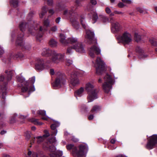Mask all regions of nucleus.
I'll use <instances>...</instances> for the list:
<instances>
[{
	"mask_svg": "<svg viewBox=\"0 0 157 157\" xmlns=\"http://www.w3.org/2000/svg\"><path fill=\"white\" fill-rule=\"evenodd\" d=\"M80 20L82 27L86 31V38L88 39V43L94 44L90 48L89 50V55L91 58H94L95 56V54L98 55L101 53V50L95 45L97 44V39L94 37V32L90 30L87 29L88 27L86 23L85 18L81 17Z\"/></svg>",
	"mask_w": 157,
	"mask_h": 157,
	"instance_id": "f257e3e1",
	"label": "nucleus"
},
{
	"mask_svg": "<svg viewBox=\"0 0 157 157\" xmlns=\"http://www.w3.org/2000/svg\"><path fill=\"white\" fill-rule=\"evenodd\" d=\"M75 6L76 8L74 7H72L69 10H65L63 13L64 15L65 16L70 17V21L72 23L73 26L76 29H78L79 26V23L77 21L76 17H71L73 16V14H75L74 11L79 6H81L80 1L79 0H77L75 1Z\"/></svg>",
	"mask_w": 157,
	"mask_h": 157,
	"instance_id": "f03ea898",
	"label": "nucleus"
},
{
	"mask_svg": "<svg viewBox=\"0 0 157 157\" xmlns=\"http://www.w3.org/2000/svg\"><path fill=\"white\" fill-rule=\"evenodd\" d=\"M68 150H72L73 155L75 157H84L85 153L87 151L86 146L81 145L79 147V150H77V148L73 144H70L67 146Z\"/></svg>",
	"mask_w": 157,
	"mask_h": 157,
	"instance_id": "7ed1b4c3",
	"label": "nucleus"
},
{
	"mask_svg": "<svg viewBox=\"0 0 157 157\" xmlns=\"http://www.w3.org/2000/svg\"><path fill=\"white\" fill-rule=\"evenodd\" d=\"M85 89L88 94L87 97L88 102H90L97 98L98 91L94 88L93 83H87L86 85Z\"/></svg>",
	"mask_w": 157,
	"mask_h": 157,
	"instance_id": "20e7f679",
	"label": "nucleus"
},
{
	"mask_svg": "<svg viewBox=\"0 0 157 157\" xmlns=\"http://www.w3.org/2000/svg\"><path fill=\"white\" fill-rule=\"evenodd\" d=\"M65 75L63 74L59 73L56 77L53 84L55 89L63 87L66 83Z\"/></svg>",
	"mask_w": 157,
	"mask_h": 157,
	"instance_id": "39448f33",
	"label": "nucleus"
},
{
	"mask_svg": "<svg viewBox=\"0 0 157 157\" xmlns=\"http://www.w3.org/2000/svg\"><path fill=\"white\" fill-rule=\"evenodd\" d=\"M17 79L18 82L21 83L22 87L21 88V92L23 93H25L27 91L28 92L29 95V92L33 91L35 90V88L34 86L31 87H29V83L25 81L24 78L22 77L19 76L17 77Z\"/></svg>",
	"mask_w": 157,
	"mask_h": 157,
	"instance_id": "423d86ee",
	"label": "nucleus"
},
{
	"mask_svg": "<svg viewBox=\"0 0 157 157\" xmlns=\"http://www.w3.org/2000/svg\"><path fill=\"white\" fill-rule=\"evenodd\" d=\"M105 82L102 84V87L104 91L108 93L112 88L113 80L110 75L107 74L104 78Z\"/></svg>",
	"mask_w": 157,
	"mask_h": 157,
	"instance_id": "0eeeda50",
	"label": "nucleus"
},
{
	"mask_svg": "<svg viewBox=\"0 0 157 157\" xmlns=\"http://www.w3.org/2000/svg\"><path fill=\"white\" fill-rule=\"evenodd\" d=\"M56 141V138L55 137H52L48 139L46 142H44L43 144V147L44 150L49 151L51 153L56 151L55 146L52 145V144Z\"/></svg>",
	"mask_w": 157,
	"mask_h": 157,
	"instance_id": "6e6552de",
	"label": "nucleus"
},
{
	"mask_svg": "<svg viewBox=\"0 0 157 157\" xmlns=\"http://www.w3.org/2000/svg\"><path fill=\"white\" fill-rule=\"evenodd\" d=\"M96 67V73L99 75L101 74L105 69V64L100 57H97L94 63Z\"/></svg>",
	"mask_w": 157,
	"mask_h": 157,
	"instance_id": "1a4fd4ad",
	"label": "nucleus"
},
{
	"mask_svg": "<svg viewBox=\"0 0 157 157\" xmlns=\"http://www.w3.org/2000/svg\"><path fill=\"white\" fill-rule=\"evenodd\" d=\"M117 38L120 40L124 45L129 44L132 41L131 35L127 32H125L121 36H118Z\"/></svg>",
	"mask_w": 157,
	"mask_h": 157,
	"instance_id": "9d476101",
	"label": "nucleus"
},
{
	"mask_svg": "<svg viewBox=\"0 0 157 157\" xmlns=\"http://www.w3.org/2000/svg\"><path fill=\"white\" fill-rule=\"evenodd\" d=\"M51 60L52 62L55 63H58L63 61L64 56L60 53H58L55 51L53 52Z\"/></svg>",
	"mask_w": 157,
	"mask_h": 157,
	"instance_id": "9b49d317",
	"label": "nucleus"
},
{
	"mask_svg": "<svg viewBox=\"0 0 157 157\" xmlns=\"http://www.w3.org/2000/svg\"><path fill=\"white\" fill-rule=\"evenodd\" d=\"M157 144V135L152 136L148 140L146 147L148 149H152Z\"/></svg>",
	"mask_w": 157,
	"mask_h": 157,
	"instance_id": "f8f14e48",
	"label": "nucleus"
},
{
	"mask_svg": "<svg viewBox=\"0 0 157 157\" xmlns=\"http://www.w3.org/2000/svg\"><path fill=\"white\" fill-rule=\"evenodd\" d=\"M19 28L20 30L22 32L25 31L26 29H28L29 31L31 33H32V31L31 30V28H32V29L33 32H34V30H36V29H33V26L30 25L29 23H27L25 21H22L20 22L19 24Z\"/></svg>",
	"mask_w": 157,
	"mask_h": 157,
	"instance_id": "ddd939ff",
	"label": "nucleus"
},
{
	"mask_svg": "<svg viewBox=\"0 0 157 157\" xmlns=\"http://www.w3.org/2000/svg\"><path fill=\"white\" fill-rule=\"evenodd\" d=\"M109 22L111 23V30L113 33L118 31L120 29V25L119 23L116 21L115 19L111 17Z\"/></svg>",
	"mask_w": 157,
	"mask_h": 157,
	"instance_id": "4468645a",
	"label": "nucleus"
},
{
	"mask_svg": "<svg viewBox=\"0 0 157 157\" xmlns=\"http://www.w3.org/2000/svg\"><path fill=\"white\" fill-rule=\"evenodd\" d=\"M37 63L35 65L36 69L39 71H42L44 69H48L49 66L44 64V61L42 59H38L37 60Z\"/></svg>",
	"mask_w": 157,
	"mask_h": 157,
	"instance_id": "2eb2a0df",
	"label": "nucleus"
},
{
	"mask_svg": "<svg viewBox=\"0 0 157 157\" xmlns=\"http://www.w3.org/2000/svg\"><path fill=\"white\" fill-rule=\"evenodd\" d=\"M73 48L78 52L81 53L85 52L84 46L81 42H78L76 44L73 45Z\"/></svg>",
	"mask_w": 157,
	"mask_h": 157,
	"instance_id": "dca6fc26",
	"label": "nucleus"
},
{
	"mask_svg": "<svg viewBox=\"0 0 157 157\" xmlns=\"http://www.w3.org/2000/svg\"><path fill=\"white\" fill-rule=\"evenodd\" d=\"M70 79V83L73 86H76L79 83L77 76L75 73H73L71 74Z\"/></svg>",
	"mask_w": 157,
	"mask_h": 157,
	"instance_id": "f3484780",
	"label": "nucleus"
},
{
	"mask_svg": "<svg viewBox=\"0 0 157 157\" xmlns=\"http://www.w3.org/2000/svg\"><path fill=\"white\" fill-rule=\"evenodd\" d=\"M60 125L59 122L56 121L54 124H52L51 126V128L52 129L51 132V135L52 136H56L57 133V130L56 128L58 127Z\"/></svg>",
	"mask_w": 157,
	"mask_h": 157,
	"instance_id": "a211bd4d",
	"label": "nucleus"
},
{
	"mask_svg": "<svg viewBox=\"0 0 157 157\" xmlns=\"http://www.w3.org/2000/svg\"><path fill=\"white\" fill-rule=\"evenodd\" d=\"M54 51L50 50L49 48H43L42 51L41 55L45 57H49L52 56Z\"/></svg>",
	"mask_w": 157,
	"mask_h": 157,
	"instance_id": "6ab92c4d",
	"label": "nucleus"
},
{
	"mask_svg": "<svg viewBox=\"0 0 157 157\" xmlns=\"http://www.w3.org/2000/svg\"><path fill=\"white\" fill-rule=\"evenodd\" d=\"M136 52L138 54V57L140 59L144 58L147 57V56L144 53L143 51L140 47L137 46L136 49Z\"/></svg>",
	"mask_w": 157,
	"mask_h": 157,
	"instance_id": "aec40b11",
	"label": "nucleus"
},
{
	"mask_svg": "<svg viewBox=\"0 0 157 157\" xmlns=\"http://www.w3.org/2000/svg\"><path fill=\"white\" fill-rule=\"evenodd\" d=\"M23 33L22 32L20 36L18 35L16 42V45L22 47H23L24 45V42L23 41Z\"/></svg>",
	"mask_w": 157,
	"mask_h": 157,
	"instance_id": "412c9836",
	"label": "nucleus"
},
{
	"mask_svg": "<svg viewBox=\"0 0 157 157\" xmlns=\"http://www.w3.org/2000/svg\"><path fill=\"white\" fill-rule=\"evenodd\" d=\"M44 26L43 27L40 26V31H44L47 30V28L49 27L50 24V21L48 19H47L45 20L44 22Z\"/></svg>",
	"mask_w": 157,
	"mask_h": 157,
	"instance_id": "4be33fe9",
	"label": "nucleus"
},
{
	"mask_svg": "<svg viewBox=\"0 0 157 157\" xmlns=\"http://www.w3.org/2000/svg\"><path fill=\"white\" fill-rule=\"evenodd\" d=\"M91 14L92 15V23L94 24L97 21L98 18V14L94 10L92 11L91 12Z\"/></svg>",
	"mask_w": 157,
	"mask_h": 157,
	"instance_id": "5701e85b",
	"label": "nucleus"
},
{
	"mask_svg": "<svg viewBox=\"0 0 157 157\" xmlns=\"http://www.w3.org/2000/svg\"><path fill=\"white\" fill-rule=\"evenodd\" d=\"M60 41L64 45L67 44V39H66V37L63 34H60Z\"/></svg>",
	"mask_w": 157,
	"mask_h": 157,
	"instance_id": "b1692460",
	"label": "nucleus"
},
{
	"mask_svg": "<svg viewBox=\"0 0 157 157\" xmlns=\"http://www.w3.org/2000/svg\"><path fill=\"white\" fill-rule=\"evenodd\" d=\"M78 42V39L77 38L71 37L68 38L67 44L69 43L71 44H76Z\"/></svg>",
	"mask_w": 157,
	"mask_h": 157,
	"instance_id": "393cba45",
	"label": "nucleus"
},
{
	"mask_svg": "<svg viewBox=\"0 0 157 157\" xmlns=\"http://www.w3.org/2000/svg\"><path fill=\"white\" fill-rule=\"evenodd\" d=\"M83 91L84 88L82 87H81L80 89L75 92V96L76 97H77V96H81Z\"/></svg>",
	"mask_w": 157,
	"mask_h": 157,
	"instance_id": "a878e982",
	"label": "nucleus"
},
{
	"mask_svg": "<svg viewBox=\"0 0 157 157\" xmlns=\"http://www.w3.org/2000/svg\"><path fill=\"white\" fill-rule=\"evenodd\" d=\"M48 8L46 6H44L42 7L41 12L39 14V16L40 18H43V16L48 11Z\"/></svg>",
	"mask_w": 157,
	"mask_h": 157,
	"instance_id": "bb28decb",
	"label": "nucleus"
},
{
	"mask_svg": "<svg viewBox=\"0 0 157 157\" xmlns=\"http://www.w3.org/2000/svg\"><path fill=\"white\" fill-rule=\"evenodd\" d=\"M5 73L7 74V80L8 81H10L11 79V77L12 76L13 71H9L6 70L5 71Z\"/></svg>",
	"mask_w": 157,
	"mask_h": 157,
	"instance_id": "cd10ccee",
	"label": "nucleus"
},
{
	"mask_svg": "<svg viewBox=\"0 0 157 157\" xmlns=\"http://www.w3.org/2000/svg\"><path fill=\"white\" fill-rule=\"evenodd\" d=\"M26 157H37V155L36 153L34 152L29 151Z\"/></svg>",
	"mask_w": 157,
	"mask_h": 157,
	"instance_id": "c85d7f7f",
	"label": "nucleus"
},
{
	"mask_svg": "<svg viewBox=\"0 0 157 157\" xmlns=\"http://www.w3.org/2000/svg\"><path fill=\"white\" fill-rule=\"evenodd\" d=\"M101 109V106L97 105H95L93 106L92 109H91V111L92 113H93L94 112H97L100 111Z\"/></svg>",
	"mask_w": 157,
	"mask_h": 157,
	"instance_id": "c756f323",
	"label": "nucleus"
},
{
	"mask_svg": "<svg viewBox=\"0 0 157 157\" xmlns=\"http://www.w3.org/2000/svg\"><path fill=\"white\" fill-rule=\"evenodd\" d=\"M30 121L35 124L41 125L42 123L38 121V120L34 118H32L30 119Z\"/></svg>",
	"mask_w": 157,
	"mask_h": 157,
	"instance_id": "7c9ffc66",
	"label": "nucleus"
},
{
	"mask_svg": "<svg viewBox=\"0 0 157 157\" xmlns=\"http://www.w3.org/2000/svg\"><path fill=\"white\" fill-rule=\"evenodd\" d=\"M141 37L140 35L136 33H135L134 39L135 41L137 42H139L141 40Z\"/></svg>",
	"mask_w": 157,
	"mask_h": 157,
	"instance_id": "2f4dec72",
	"label": "nucleus"
},
{
	"mask_svg": "<svg viewBox=\"0 0 157 157\" xmlns=\"http://www.w3.org/2000/svg\"><path fill=\"white\" fill-rule=\"evenodd\" d=\"M49 45L52 47H55L57 46V42L53 39H51L49 42Z\"/></svg>",
	"mask_w": 157,
	"mask_h": 157,
	"instance_id": "473e14b6",
	"label": "nucleus"
},
{
	"mask_svg": "<svg viewBox=\"0 0 157 157\" xmlns=\"http://www.w3.org/2000/svg\"><path fill=\"white\" fill-rule=\"evenodd\" d=\"M34 139H36L37 143L40 144L44 140V138L43 136H39L34 137Z\"/></svg>",
	"mask_w": 157,
	"mask_h": 157,
	"instance_id": "72a5a7b5",
	"label": "nucleus"
},
{
	"mask_svg": "<svg viewBox=\"0 0 157 157\" xmlns=\"http://www.w3.org/2000/svg\"><path fill=\"white\" fill-rule=\"evenodd\" d=\"M73 50L74 49L73 48V46L68 47L67 50L66 54L67 55L71 54L73 52Z\"/></svg>",
	"mask_w": 157,
	"mask_h": 157,
	"instance_id": "f704fd0d",
	"label": "nucleus"
},
{
	"mask_svg": "<svg viewBox=\"0 0 157 157\" xmlns=\"http://www.w3.org/2000/svg\"><path fill=\"white\" fill-rule=\"evenodd\" d=\"M10 2L14 7H17L18 5L19 2L18 0H11Z\"/></svg>",
	"mask_w": 157,
	"mask_h": 157,
	"instance_id": "c9c22d12",
	"label": "nucleus"
},
{
	"mask_svg": "<svg viewBox=\"0 0 157 157\" xmlns=\"http://www.w3.org/2000/svg\"><path fill=\"white\" fill-rule=\"evenodd\" d=\"M153 46H156V47L155 48V51L157 52V42L154 40V39H151L149 40Z\"/></svg>",
	"mask_w": 157,
	"mask_h": 157,
	"instance_id": "e433bc0d",
	"label": "nucleus"
},
{
	"mask_svg": "<svg viewBox=\"0 0 157 157\" xmlns=\"http://www.w3.org/2000/svg\"><path fill=\"white\" fill-rule=\"evenodd\" d=\"M137 11L141 13L145 14L147 13L146 10H144L143 9L141 8L138 7L136 8Z\"/></svg>",
	"mask_w": 157,
	"mask_h": 157,
	"instance_id": "4c0bfd02",
	"label": "nucleus"
},
{
	"mask_svg": "<svg viewBox=\"0 0 157 157\" xmlns=\"http://www.w3.org/2000/svg\"><path fill=\"white\" fill-rule=\"evenodd\" d=\"M37 113L42 116H45L46 115V111L44 110H38Z\"/></svg>",
	"mask_w": 157,
	"mask_h": 157,
	"instance_id": "58836bf2",
	"label": "nucleus"
},
{
	"mask_svg": "<svg viewBox=\"0 0 157 157\" xmlns=\"http://www.w3.org/2000/svg\"><path fill=\"white\" fill-rule=\"evenodd\" d=\"M73 61L71 60L67 59L66 61V64L67 66H69L72 64Z\"/></svg>",
	"mask_w": 157,
	"mask_h": 157,
	"instance_id": "ea45409f",
	"label": "nucleus"
},
{
	"mask_svg": "<svg viewBox=\"0 0 157 157\" xmlns=\"http://www.w3.org/2000/svg\"><path fill=\"white\" fill-rule=\"evenodd\" d=\"M30 132L29 131H26L25 133V136L27 140H29L30 137Z\"/></svg>",
	"mask_w": 157,
	"mask_h": 157,
	"instance_id": "a19ab883",
	"label": "nucleus"
},
{
	"mask_svg": "<svg viewBox=\"0 0 157 157\" xmlns=\"http://www.w3.org/2000/svg\"><path fill=\"white\" fill-rule=\"evenodd\" d=\"M101 20L103 22H105L109 21L108 18L104 16H102L101 17Z\"/></svg>",
	"mask_w": 157,
	"mask_h": 157,
	"instance_id": "79ce46f5",
	"label": "nucleus"
},
{
	"mask_svg": "<svg viewBox=\"0 0 157 157\" xmlns=\"http://www.w3.org/2000/svg\"><path fill=\"white\" fill-rule=\"evenodd\" d=\"M44 132L45 134L43 136L44 138L47 137L49 136L50 134L48 130H45Z\"/></svg>",
	"mask_w": 157,
	"mask_h": 157,
	"instance_id": "37998d69",
	"label": "nucleus"
},
{
	"mask_svg": "<svg viewBox=\"0 0 157 157\" xmlns=\"http://www.w3.org/2000/svg\"><path fill=\"white\" fill-rule=\"evenodd\" d=\"M81 108L82 110L85 111H87L88 109L87 106L85 105H82L81 107Z\"/></svg>",
	"mask_w": 157,
	"mask_h": 157,
	"instance_id": "c03bdc74",
	"label": "nucleus"
},
{
	"mask_svg": "<svg viewBox=\"0 0 157 157\" xmlns=\"http://www.w3.org/2000/svg\"><path fill=\"white\" fill-rule=\"evenodd\" d=\"M105 10L106 12L108 14L110 13L111 12V9L109 7H106L105 8Z\"/></svg>",
	"mask_w": 157,
	"mask_h": 157,
	"instance_id": "a18cd8bd",
	"label": "nucleus"
},
{
	"mask_svg": "<svg viewBox=\"0 0 157 157\" xmlns=\"http://www.w3.org/2000/svg\"><path fill=\"white\" fill-rule=\"evenodd\" d=\"M57 30V27L56 26L52 27L51 29V31L53 32H55Z\"/></svg>",
	"mask_w": 157,
	"mask_h": 157,
	"instance_id": "49530a36",
	"label": "nucleus"
},
{
	"mask_svg": "<svg viewBox=\"0 0 157 157\" xmlns=\"http://www.w3.org/2000/svg\"><path fill=\"white\" fill-rule=\"evenodd\" d=\"M45 1H46L47 2L49 6H51L53 4V0H44Z\"/></svg>",
	"mask_w": 157,
	"mask_h": 157,
	"instance_id": "de8ad7c7",
	"label": "nucleus"
},
{
	"mask_svg": "<svg viewBox=\"0 0 157 157\" xmlns=\"http://www.w3.org/2000/svg\"><path fill=\"white\" fill-rule=\"evenodd\" d=\"M33 12H30L29 13L28 16V19H29V20L31 19L33 17Z\"/></svg>",
	"mask_w": 157,
	"mask_h": 157,
	"instance_id": "09e8293b",
	"label": "nucleus"
},
{
	"mask_svg": "<svg viewBox=\"0 0 157 157\" xmlns=\"http://www.w3.org/2000/svg\"><path fill=\"white\" fill-rule=\"evenodd\" d=\"M10 121L11 123L15 122V117L14 116L12 117L10 119Z\"/></svg>",
	"mask_w": 157,
	"mask_h": 157,
	"instance_id": "8fccbe9b",
	"label": "nucleus"
},
{
	"mask_svg": "<svg viewBox=\"0 0 157 157\" xmlns=\"http://www.w3.org/2000/svg\"><path fill=\"white\" fill-rule=\"evenodd\" d=\"M122 2L127 4H131L132 3V1L130 0H121Z\"/></svg>",
	"mask_w": 157,
	"mask_h": 157,
	"instance_id": "3c124183",
	"label": "nucleus"
},
{
	"mask_svg": "<svg viewBox=\"0 0 157 157\" xmlns=\"http://www.w3.org/2000/svg\"><path fill=\"white\" fill-rule=\"evenodd\" d=\"M4 52V51L2 48L0 47V57L3 54Z\"/></svg>",
	"mask_w": 157,
	"mask_h": 157,
	"instance_id": "603ef678",
	"label": "nucleus"
},
{
	"mask_svg": "<svg viewBox=\"0 0 157 157\" xmlns=\"http://www.w3.org/2000/svg\"><path fill=\"white\" fill-rule=\"evenodd\" d=\"M35 77H33L31 78L30 79V81L33 84H34L35 82Z\"/></svg>",
	"mask_w": 157,
	"mask_h": 157,
	"instance_id": "864d4df0",
	"label": "nucleus"
},
{
	"mask_svg": "<svg viewBox=\"0 0 157 157\" xmlns=\"http://www.w3.org/2000/svg\"><path fill=\"white\" fill-rule=\"evenodd\" d=\"M118 6L120 8H123L124 6V5L123 3L120 2L118 3Z\"/></svg>",
	"mask_w": 157,
	"mask_h": 157,
	"instance_id": "5fc2aeb1",
	"label": "nucleus"
},
{
	"mask_svg": "<svg viewBox=\"0 0 157 157\" xmlns=\"http://www.w3.org/2000/svg\"><path fill=\"white\" fill-rule=\"evenodd\" d=\"M90 3L93 5H95L97 4V2L96 0H90Z\"/></svg>",
	"mask_w": 157,
	"mask_h": 157,
	"instance_id": "6e6d98bb",
	"label": "nucleus"
},
{
	"mask_svg": "<svg viewBox=\"0 0 157 157\" xmlns=\"http://www.w3.org/2000/svg\"><path fill=\"white\" fill-rule=\"evenodd\" d=\"M94 116L92 114H91L88 117V119L89 120H93L94 119Z\"/></svg>",
	"mask_w": 157,
	"mask_h": 157,
	"instance_id": "4d7b16f0",
	"label": "nucleus"
},
{
	"mask_svg": "<svg viewBox=\"0 0 157 157\" xmlns=\"http://www.w3.org/2000/svg\"><path fill=\"white\" fill-rule=\"evenodd\" d=\"M61 18L60 17H58L56 19L55 21L57 24H59L60 20Z\"/></svg>",
	"mask_w": 157,
	"mask_h": 157,
	"instance_id": "13d9d810",
	"label": "nucleus"
},
{
	"mask_svg": "<svg viewBox=\"0 0 157 157\" xmlns=\"http://www.w3.org/2000/svg\"><path fill=\"white\" fill-rule=\"evenodd\" d=\"M114 13L115 14H123V13L121 12L118 11H115L114 12Z\"/></svg>",
	"mask_w": 157,
	"mask_h": 157,
	"instance_id": "bf43d9fd",
	"label": "nucleus"
},
{
	"mask_svg": "<svg viewBox=\"0 0 157 157\" xmlns=\"http://www.w3.org/2000/svg\"><path fill=\"white\" fill-rule=\"evenodd\" d=\"M50 73L51 75H52L54 74V70L53 69H52L50 70Z\"/></svg>",
	"mask_w": 157,
	"mask_h": 157,
	"instance_id": "052dcab7",
	"label": "nucleus"
},
{
	"mask_svg": "<svg viewBox=\"0 0 157 157\" xmlns=\"http://www.w3.org/2000/svg\"><path fill=\"white\" fill-rule=\"evenodd\" d=\"M49 13L51 14H53L54 13V10L53 9H50L49 10Z\"/></svg>",
	"mask_w": 157,
	"mask_h": 157,
	"instance_id": "680f3d73",
	"label": "nucleus"
},
{
	"mask_svg": "<svg viewBox=\"0 0 157 157\" xmlns=\"http://www.w3.org/2000/svg\"><path fill=\"white\" fill-rule=\"evenodd\" d=\"M4 79V77L3 75H1L0 76V80L3 81Z\"/></svg>",
	"mask_w": 157,
	"mask_h": 157,
	"instance_id": "e2e57ef3",
	"label": "nucleus"
},
{
	"mask_svg": "<svg viewBox=\"0 0 157 157\" xmlns=\"http://www.w3.org/2000/svg\"><path fill=\"white\" fill-rule=\"evenodd\" d=\"M116 142V140L115 139H112L110 140V142L111 144H114Z\"/></svg>",
	"mask_w": 157,
	"mask_h": 157,
	"instance_id": "0e129e2a",
	"label": "nucleus"
},
{
	"mask_svg": "<svg viewBox=\"0 0 157 157\" xmlns=\"http://www.w3.org/2000/svg\"><path fill=\"white\" fill-rule=\"evenodd\" d=\"M6 95V93L5 92H4L2 93V98L3 99H4L5 98V96L4 95Z\"/></svg>",
	"mask_w": 157,
	"mask_h": 157,
	"instance_id": "69168bd1",
	"label": "nucleus"
},
{
	"mask_svg": "<svg viewBox=\"0 0 157 157\" xmlns=\"http://www.w3.org/2000/svg\"><path fill=\"white\" fill-rule=\"evenodd\" d=\"M6 132V131L5 130H2V131L0 132L1 134L2 135L5 134Z\"/></svg>",
	"mask_w": 157,
	"mask_h": 157,
	"instance_id": "338daca9",
	"label": "nucleus"
},
{
	"mask_svg": "<svg viewBox=\"0 0 157 157\" xmlns=\"http://www.w3.org/2000/svg\"><path fill=\"white\" fill-rule=\"evenodd\" d=\"M2 157H10L9 155L6 154H3V155Z\"/></svg>",
	"mask_w": 157,
	"mask_h": 157,
	"instance_id": "774afa93",
	"label": "nucleus"
}]
</instances>
